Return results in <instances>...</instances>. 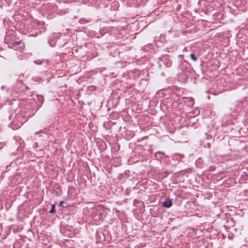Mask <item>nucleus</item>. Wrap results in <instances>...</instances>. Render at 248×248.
Masks as SVG:
<instances>
[{
  "mask_svg": "<svg viewBox=\"0 0 248 248\" xmlns=\"http://www.w3.org/2000/svg\"><path fill=\"white\" fill-rule=\"evenodd\" d=\"M13 47L15 49L20 51L24 48V44L21 42H16L13 44Z\"/></svg>",
  "mask_w": 248,
  "mask_h": 248,
  "instance_id": "f257e3e1",
  "label": "nucleus"
},
{
  "mask_svg": "<svg viewBox=\"0 0 248 248\" xmlns=\"http://www.w3.org/2000/svg\"><path fill=\"white\" fill-rule=\"evenodd\" d=\"M172 202L170 200H167L163 203V206L166 207H170L171 206Z\"/></svg>",
  "mask_w": 248,
  "mask_h": 248,
  "instance_id": "f03ea898",
  "label": "nucleus"
},
{
  "mask_svg": "<svg viewBox=\"0 0 248 248\" xmlns=\"http://www.w3.org/2000/svg\"><path fill=\"white\" fill-rule=\"evenodd\" d=\"M54 207H55V205L54 204H52L51 209L49 211L50 213H53L54 212Z\"/></svg>",
  "mask_w": 248,
  "mask_h": 248,
  "instance_id": "7ed1b4c3",
  "label": "nucleus"
},
{
  "mask_svg": "<svg viewBox=\"0 0 248 248\" xmlns=\"http://www.w3.org/2000/svg\"><path fill=\"white\" fill-rule=\"evenodd\" d=\"M190 57H191V59H192L193 60H194V61L196 60V58L195 57L194 54H191L190 55Z\"/></svg>",
  "mask_w": 248,
  "mask_h": 248,
  "instance_id": "20e7f679",
  "label": "nucleus"
},
{
  "mask_svg": "<svg viewBox=\"0 0 248 248\" xmlns=\"http://www.w3.org/2000/svg\"><path fill=\"white\" fill-rule=\"evenodd\" d=\"M63 203V201H61V202H60V203H59L60 205V206H62V205Z\"/></svg>",
  "mask_w": 248,
  "mask_h": 248,
  "instance_id": "39448f33",
  "label": "nucleus"
}]
</instances>
